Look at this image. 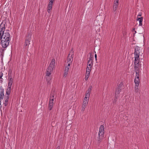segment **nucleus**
<instances>
[{
	"mask_svg": "<svg viewBox=\"0 0 149 149\" xmlns=\"http://www.w3.org/2000/svg\"><path fill=\"white\" fill-rule=\"evenodd\" d=\"M5 24L2 22L0 25V40L2 47L6 48L9 45L10 35L9 30L5 31Z\"/></svg>",
	"mask_w": 149,
	"mask_h": 149,
	"instance_id": "f257e3e1",
	"label": "nucleus"
},
{
	"mask_svg": "<svg viewBox=\"0 0 149 149\" xmlns=\"http://www.w3.org/2000/svg\"><path fill=\"white\" fill-rule=\"evenodd\" d=\"M104 126L101 125L100 126L98 133V137H97V144L100 145L104 137Z\"/></svg>",
	"mask_w": 149,
	"mask_h": 149,
	"instance_id": "f03ea898",
	"label": "nucleus"
},
{
	"mask_svg": "<svg viewBox=\"0 0 149 149\" xmlns=\"http://www.w3.org/2000/svg\"><path fill=\"white\" fill-rule=\"evenodd\" d=\"M55 60L53 59L51 61L47 70V75L50 76L53 71L54 67Z\"/></svg>",
	"mask_w": 149,
	"mask_h": 149,
	"instance_id": "7ed1b4c3",
	"label": "nucleus"
},
{
	"mask_svg": "<svg viewBox=\"0 0 149 149\" xmlns=\"http://www.w3.org/2000/svg\"><path fill=\"white\" fill-rule=\"evenodd\" d=\"M134 68H141V64L139 63V57L138 56H136V57H134Z\"/></svg>",
	"mask_w": 149,
	"mask_h": 149,
	"instance_id": "20e7f679",
	"label": "nucleus"
},
{
	"mask_svg": "<svg viewBox=\"0 0 149 149\" xmlns=\"http://www.w3.org/2000/svg\"><path fill=\"white\" fill-rule=\"evenodd\" d=\"M123 85L121 82L120 84L116 88L115 94L119 95L121 90L123 89Z\"/></svg>",
	"mask_w": 149,
	"mask_h": 149,
	"instance_id": "39448f33",
	"label": "nucleus"
},
{
	"mask_svg": "<svg viewBox=\"0 0 149 149\" xmlns=\"http://www.w3.org/2000/svg\"><path fill=\"white\" fill-rule=\"evenodd\" d=\"M54 1V0H49L50 1L48 4L47 9V11L48 13H50L52 9V7Z\"/></svg>",
	"mask_w": 149,
	"mask_h": 149,
	"instance_id": "423d86ee",
	"label": "nucleus"
},
{
	"mask_svg": "<svg viewBox=\"0 0 149 149\" xmlns=\"http://www.w3.org/2000/svg\"><path fill=\"white\" fill-rule=\"evenodd\" d=\"M141 68H134V70L135 72L136 75L135 77L139 78V76L141 73Z\"/></svg>",
	"mask_w": 149,
	"mask_h": 149,
	"instance_id": "0eeeda50",
	"label": "nucleus"
},
{
	"mask_svg": "<svg viewBox=\"0 0 149 149\" xmlns=\"http://www.w3.org/2000/svg\"><path fill=\"white\" fill-rule=\"evenodd\" d=\"M140 48L136 46L135 48V51L134 52V54L135 56L136 57V56H138L139 57V55L140 53Z\"/></svg>",
	"mask_w": 149,
	"mask_h": 149,
	"instance_id": "6e6552de",
	"label": "nucleus"
},
{
	"mask_svg": "<svg viewBox=\"0 0 149 149\" xmlns=\"http://www.w3.org/2000/svg\"><path fill=\"white\" fill-rule=\"evenodd\" d=\"M54 99H51V98H49V101L48 105V109L49 110H51L53 107V105L54 104L53 101Z\"/></svg>",
	"mask_w": 149,
	"mask_h": 149,
	"instance_id": "1a4fd4ad",
	"label": "nucleus"
},
{
	"mask_svg": "<svg viewBox=\"0 0 149 149\" xmlns=\"http://www.w3.org/2000/svg\"><path fill=\"white\" fill-rule=\"evenodd\" d=\"M118 5V1H114L113 7V11L115 13V14L116 13V10H117V7Z\"/></svg>",
	"mask_w": 149,
	"mask_h": 149,
	"instance_id": "9d476101",
	"label": "nucleus"
},
{
	"mask_svg": "<svg viewBox=\"0 0 149 149\" xmlns=\"http://www.w3.org/2000/svg\"><path fill=\"white\" fill-rule=\"evenodd\" d=\"M13 79L10 75L8 76V87H11L13 82Z\"/></svg>",
	"mask_w": 149,
	"mask_h": 149,
	"instance_id": "9b49d317",
	"label": "nucleus"
},
{
	"mask_svg": "<svg viewBox=\"0 0 149 149\" xmlns=\"http://www.w3.org/2000/svg\"><path fill=\"white\" fill-rule=\"evenodd\" d=\"M69 68L68 66L66 67L64 70V73L63 74V77H65L68 74V72L69 71Z\"/></svg>",
	"mask_w": 149,
	"mask_h": 149,
	"instance_id": "f8f14e48",
	"label": "nucleus"
},
{
	"mask_svg": "<svg viewBox=\"0 0 149 149\" xmlns=\"http://www.w3.org/2000/svg\"><path fill=\"white\" fill-rule=\"evenodd\" d=\"M11 90V87H8V88L7 89L6 93V96H8V97H9V95L10 93Z\"/></svg>",
	"mask_w": 149,
	"mask_h": 149,
	"instance_id": "ddd939ff",
	"label": "nucleus"
},
{
	"mask_svg": "<svg viewBox=\"0 0 149 149\" xmlns=\"http://www.w3.org/2000/svg\"><path fill=\"white\" fill-rule=\"evenodd\" d=\"M31 34V33H28L27 35L26 38L25 40L30 41Z\"/></svg>",
	"mask_w": 149,
	"mask_h": 149,
	"instance_id": "4468645a",
	"label": "nucleus"
},
{
	"mask_svg": "<svg viewBox=\"0 0 149 149\" xmlns=\"http://www.w3.org/2000/svg\"><path fill=\"white\" fill-rule=\"evenodd\" d=\"M89 97H88L87 96H85L84 98V100L83 104L87 105L88 103V98Z\"/></svg>",
	"mask_w": 149,
	"mask_h": 149,
	"instance_id": "2eb2a0df",
	"label": "nucleus"
},
{
	"mask_svg": "<svg viewBox=\"0 0 149 149\" xmlns=\"http://www.w3.org/2000/svg\"><path fill=\"white\" fill-rule=\"evenodd\" d=\"M4 90L2 88H0V97H4Z\"/></svg>",
	"mask_w": 149,
	"mask_h": 149,
	"instance_id": "dca6fc26",
	"label": "nucleus"
},
{
	"mask_svg": "<svg viewBox=\"0 0 149 149\" xmlns=\"http://www.w3.org/2000/svg\"><path fill=\"white\" fill-rule=\"evenodd\" d=\"M92 88V86H90L89 87L88 91L86 92V96H87L88 97H89L90 95V93L91 91V88Z\"/></svg>",
	"mask_w": 149,
	"mask_h": 149,
	"instance_id": "f3484780",
	"label": "nucleus"
},
{
	"mask_svg": "<svg viewBox=\"0 0 149 149\" xmlns=\"http://www.w3.org/2000/svg\"><path fill=\"white\" fill-rule=\"evenodd\" d=\"M73 56H69L68 55V56L67 57V61L68 63H71L73 61Z\"/></svg>",
	"mask_w": 149,
	"mask_h": 149,
	"instance_id": "a211bd4d",
	"label": "nucleus"
},
{
	"mask_svg": "<svg viewBox=\"0 0 149 149\" xmlns=\"http://www.w3.org/2000/svg\"><path fill=\"white\" fill-rule=\"evenodd\" d=\"M8 96H6L5 98V101L3 102V104H4L5 106H7L8 104V100L9 97Z\"/></svg>",
	"mask_w": 149,
	"mask_h": 149,
	"instance_id": "6ab92c4d",
	"label": "nucleus"
},
{
	"mask_svg": "<svg viewBox=\"0 0 149 149\" xmlns=\"http://www.w3.org/2000/svg\"><path fill=\"white\" fill-rule=\"evenodd\" d=\"M143 18L142 17H137L136 20L139 21V25L140 26H142V21H143Z\"/></svg>",
	"mask_w": 149,
	"mask_h": 149,
	"instance_id": "aec40b11",
	"label": "nucleus"
},
{
	"mask_svg": "<svg viewBox=\"0 0 149 149\" xmlns=\"http://www.w3.org/2000/svg\"><path fill=\"white\" fill-rule=\"evenodd\" d=\"M134 81L136 85H139V78L135 77Z\"/></svg>",
	"mask_w": 149,
	"mask_h": 149,
	"instance_id": "412c9836",
	"label": "nucleus"
},
{
	"mask_svg": "<svg viewBox=\"0 0 149 149\" xmlns=\"http://www.w3.org/2000/svg\"><path fill=\"white\" fill-rule=\"evenodd\" d=\"M93 56L92 55V54L90 53V57L88 58V62H90L91 61H93Z\"/></svg>",
	"mask_w": 149,
	"mask_h": 149,
	"instance_id": "4be33fe9",
	"label": "nucleus"
},
{
	"mask_svg": "<svg viewBox=\"0 0 149 149\" xmlns=\"http://www.w3.org/2000/svg\"><path fill=\"white\" fill-rule=\"evenodd\" d=\"M47 76V73H46V79L47 82L48 83H49L50 81V77L49 76Z\"/></svg>",
	"mask_w": 149,
	"mask_h": 149,
	"instance_id": "5701e85b",
	"label": "nucleus"
},
{
	"mask_svg": "<svg viewBox=\"0 0 149 149\" xmlns=\"http://www.w3.org/2000/svg\"><path fill=\"white\" fill-rule=\"evenodd\" d=\"M54 95H55V94H54V91L52 92L50 94V96L49 98H51V99H54Z\"/></svg>",
	"mask_w": 149,
	"mask_h": 149,
	"instance_id": "b1692460",
	"label": "nucleus"
},
{
	"mask_svg": "<svg viewBox=\"0 0 149 149\" xmlns=\"http://www.w3.org/2000/svg\"><path fill=\"white\" fill-rule=\"evenodd\" d=\"M93 65V61H91L90 62H88L87 66H88L89 67H91Z\"/></svg>",
	"mask_w": 149,
	"mask_h": 149,
	"instance_id": "393cba45",
	"label": "nucleus"
},
{
	"mask_svg": "<svg viewBox=\"0 0 149 149\" xmlns=\"http://www.w3.org/2000/svg\"><path fill=\"white\" fill-rule=\"evenodd\" d=\"M118 95H117V94H115V99L113 101V103H116L117 101V98L118 97Z\"/></svg>",
	"mask_w": 149,
	"mask_h": 149,
	"instance_id": "a878e982",
	"label": "nucleus"
},
{
	"mask_svg": "<svg viewBox=\"0 0 149 149\" xmlns=\"http://www.w3.org/2000/svg\"><path fill=\"white\" fill-rule=\"evenodd\" d=\"M30 41L25 40V45L26 47L28 46L30 44Z\"/></svg>",
	"mask_w": 149,
	"mask_h": 149,
	"instance_id": "bb28decb",
	"label": "nucleus"
},
{
	"mask_svg": "<svg viewBox=\"0 0 149 149\" xmlns=\"http://www.w3.org/2000/svg\"><path fill=\"white\" fill-rule=\"evenodd\" d=\"M91 67H89L88 66H87L86 68V71L87 72H91Z\"/></svg>",
	"mask_w": 149,
	"mask_h": 149,
	"instance_id": "cd10ccee",
	"label": "nucleus"
},
{
	"mask_svg": "<svg viewBox=\"0 0 149 149\" xmlns=\"http://www.w3.org/2000/svg\"><path fill=\"white\" fill-rule=\"evenodd\" d=\"M138 86L139 85H136L135 87V91L136 93H137L138 91Z\"/></svg>",
	"mask_w": 149,
	"mask_h": 149,
	"instance_id": "c85d7f7f",
	"label": "nucleus"
},
{
	"mask_svg": "<svg viewBox=\"0 0 149 149\" xmlns=\"http://www.w3.org/2000/svg\"><path fill=\"white\" fill-rule=\"evenodd\" d=\"M73 53L74 51H73L72 49L70 51V52L69 54V56H73Z\"/></svg>",
	"mask_w": 149,
	"mask_h": 149,
	"instance_id": "c756f323",
	"label": "nucleus"
},
{
	"mask_svg": "<svg viewBox=\"0 0 149 149\" xmlns=\"http://www.w3.org/2000/svg\"><path fill=\"white\" fill-rule=\"evenodd\" d=\"M86 104L85 105V104H83L82 105V109H81V111H84L85 109V108H86Z\"/></svg>",
	"mask_w": 149,
	"mask_h": 149,
	"instance_id": "7c9ffc66",
	"label": "nucleus"
},
{
	"mask_svg": "<svg viewBox=\"0 0 149 149\" xmlns=\"http://www.w3.org/2000/svg\"><path fill=\"white\" fill-rule=\"evenodd\" d=\"M90 74V72H86V75L87 76H89Z\"/></svg>",
	"mask_w": 149,
	"mask_h": 149,
	"instance_id": "2f4dec72",
	"label": "nucleus"
},
{
	"mask_svg": "<svg viewBox=\"0 0 149 149\" xmlns=\"http://www.w3.org/2000/svg\"><path fill=\"white\" fill-rule=\"evenodd\" d=\"M89 77V76H87L86 75V76H85V79L86 80H87L88 79V77Z\"/></svg>",
	"mask_w": 149,
	"mask_h": 149,
	"instance_id": "473e14b6",
	"label": "nucleus"
},
{
	"mask_svg": "<svg viewBox=\"0 0 149 149\" xmlns=\"http://www.w3.org/2000/svg\"><path fill=\"white\" fill-rule=\"evenodd\" d=\"M1 74H0V79H1L2 77L3 76V73H2V72H1Z\"/></svg>",
	"mask_w": 149,
	"mask_h": 149,
	"instance_id": "72a5a7b5",
	"label": "nucleus"
},
{
	"mask_svg": "<svg viewBox=\"0 0 149 149\" xmlns=\"http://www.w3.org/2000/svg\"><path fill=\"white\" fill-rule=\"evenodd\" d=\"M141 16V13H139V14H138L137 15V17L138 16Z\"/></svg>",
	"mask_w": 149,
	"mask_h": 149,
	"instance_id": "f704fd0d",
	"label": "nucleus"
},
{
	"mask_svg": "<svg viewBox=\"0 0 149 149\" xmlns=\"http://www.w3.org/2000/svg\"><path fill=\"white\" fill-rule=\"evenodd\" d=\"M97 55L96 54H95V60H97Z\"/></svg>",
	"mask_w": 149,
	"mask_h": 149,
	"instance_id": "c9c22d12",
	"label": "nucleus"
},
{
	"mask_svg": "<svg viewBox=\"0 0 149 149\" xmlns=\"http://www.w3.org/2000/svg\"><path fill=\"white\" fill-rule=\"evenodd\" d=\"M3 97H0V101L1 102V100L3 99Z\"/></svg>",
	"mask_w": 149,
	"mask_h": 149,
	"instance_id": "e433bc0d",
	"label": "nucleus"
},
{
	"mask_svg": "<svg viewBox=\"0 0 149 149\" xmlns=\"http://www.w3.org/2000/svg\"><path fill=\"white\" fill-rule=\"evenodd\" d=\"M60 146H58L56 149H60Z\"/></svg>",
	"mask_w": 149,
	"mask_h": 149,
	"instance_id": "4c0bfd02",
	"label": "nucleus"
},
{
	"mask_svg": "<svg viewBox=\"0 0 149 149\" xmlns=\"http://www.w3.org/2000/svg\"><path fill=\"white\" fill-rule=\"evenodd\" d=\"M68 63V65L67 66L69 68V67H70V63Z\"/></svg>",
	"mask_w": 149,
	"mask_h": 149,
	"instance_id": "58836bf2",
	"label": "nucleus"
},
{
	"mask_svg": "<svg viewBox=\"0 0 149 149\" xmlns=\"http://www.w3.org/2000/svg\"><path fill=\"white\" fill-rule=\"evenodd\" d=\"M115 1H118V2L119 1V0H115Z\"/></svg>",
	"mask_w": 149,
	"mask_h": 149,
	"instance_id": "ea45409f",
	"label": "nucleus"
},
{
	"mask_svg": "<svg viewBox=\"0 0 149 149\" xmlns=\"http://www.w3.org/2000/svg\"><path fill=\"white\" fill-rule=\"evenodd\" d=\"M148 51H149V48H148Z\"/></svg>",
	"mask_w": 149,
	"mask_h": 149,
	"instance_id": "a19ab883",
	"label": "nucleus"
}]
</instances>
